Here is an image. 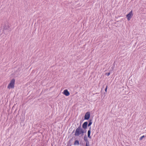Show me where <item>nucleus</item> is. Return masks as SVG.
<instances>
[{"label":"nucleus","mask_w":146,"mask_h":146,"mask_svg":"<svg viewBox=\"0 0 146 146\" xmlns=\"http://www.w3.org/2000/svg\"><path fill=\"white\" fill-rule=\"evenodd\" d=\"M91 130V127H90L89 128V129L88 131V137L90 139H91V136H90Z\"/></svg>","instance_id":"obj_8"},{"label":"nucleus","mask_w":146,"mask_h":146,"mask_svg":"<svg viewBox=\"0 0 146 146\" xmlns=\"http://www.w3.org/2000/svg\"><path fill=\"white\" fill-rule=\"evenodd\" d=\"M63 94L66 96H68L70 95V93L67 90H65L63 92Z\"/></svg>","instance_id":"obj_6"},{"label":"nucleus","mask_w":146,"mask_h":146,"mask_svg":"<svg viewBox=\"0 0 146 146\" xmlns=\"http://www.w3.org/2000/svg\"><path fill=\"white\" fill-rule=\"evenodd\" d=\"M84 133V130L81 128V126L80 125L76 129L74 135L76 136H78L81 134L82 135H83Z\"/></svg>","instance_id":"obj_2"},{"label":"nucleus","mask_w":146,"mask_h":146,"mask_svg":"<svg viewBox=\"0 0 146 146\" xmlns=\"http://www.w3.org/2000/svg\"><path fill=\"white\" fill-rule=\"evenodd\" d=\"M110 74V72H108V73H106V75L108 76H109Z\"/></svg>","instance_id":"obj_13"},{"label":"nucleus","mask_w":146,"mask_h":146,"mask_svg":"<svg viewBox=\"0 0 146 146\" xmlns=\"http://www.w3.org/2000/svg\"><path fill=\"white\" fill-rule=\"evenodd\" d=\"M145 137V136L144 135H143L142 136H141V137H140V138H139V140H142V139H143V138H144V137Z\"/></svg>","instance_id":"obj_12"},{"label":"nucleus","mask_w":146,"mask_h":146,"mask_svg":"<svg viewBox=\"0 0 146 146\" xmlns=\"http://www.w3.org/2000/svg\"><path fill=\"white\" fill-rule=\"evenodd\" d=\"M15 82V80L14 79H13L8 84L7 88L9 89L13 88L14 87Z\"/></svg>","instance_id":"obj_3"},{"label":"nucleus","mask_w":146,"mask_h":146,"mask_svg":"<svg viewBox=\"0 0 146 146\" xmlns=\"http://www.w3.org/2000/svg\"><path fill=\"white\" fill-rule=\"evenodd\" d=\"M86 146H90L89 142H87L86 143Z\"/></svg>","instance_id":"obj_14"},{"label":"nucleus","mask_w":146,"mask_h":146,"mask_svg":"<svg viewBox=\"0 0 146 146\" xmlns=\"http://www.w3.org/2000/svg\"><path fill=\"white\" fill-rule=\"evenodd\" d=\"M84 141L86 142V143L87 142H89V141L88 139V138L86 135H85L84 136Z\"/></svg>","instance_id":"obj_9"},{"label":"nucleus","mask_w":146,"mask_h":146,"mask_svg":"<svg viewBox=\"0 0 146 146\" xmlns=\"http://www.w3.org/2000/svg\"><path fill=\"white\" fill-rule=\"evenodd\" d=\"M133 16V11L131 10L130 12L126 15V17L128 21L130 20Z\"/></svg>","instance_id":"obj_4"},{"label":"nucleus","mask_w":146,"mask_h":146,"mask_svg":"<svg viewBox=\"0 0 146 146\" xmlns=\"http://www.w3.org/2000/svg\"><path fill=\"white\" fill-rule=\"evenodd\" d=\"M88 123L87 122H84L83 124L82 127L84 129H86L87 128V126L88 125Z\"/></svg>","instance_id":"obj_7"},{"label":"nucleus","mask_w":146,"mask_h":146,"mask_svg":"<svg viewBox=\"0 0 146 146\" xmlns=\"http://www.w3.org/2000/svg\"><path fill=\"white\" fill-rule=\"evenodd\" d=\"M92 122L91 120H90L89 121V123L88 124V126L89 127L92 124Z\"/></svg>","instance_id":"obj_11"},{"label":"nucleus","mask_w":146,"mask_h":146,"mask_svg":"<svg viewBox=\"0 0 146 146\" xmlns=\"http://www.w3.org/2000/svg\"><path fill=\"white\" fill-rule=\"evenodd\" d=\"M3 32L5 35H7L11 31V29L9 25V23L7 21H5L3 26Z\"/></svg>","instance_id":"obj_1"},{"label":"nucleus","mask_w":146,"mask_h":146,"mask_svg":"<svg viewBox=\"0 0 146 146\" xmlns=\"http://www.w3.org/2000/svg\"><path fill=\"white\" fill-rule=\"evenodd\" d=\"M79 141L77 140H76L75 142H74V145H79Z\"/></svg>","instance_id":"obj_10"},{"label":"nucleus","mask_w":146,"mask_h":146,"mask_svg":"<svg viewBox=\"0 0 146 146\" xmlns=\"http://www.w3.org/2000/svg\"><path fill=\"white\" fill-rule=\"evenodd\" d=\"M90 116V112H86L85 115L84 119L88 120L89 119Z\"/></svg>","instance_id":"obj_5"},{"label":"nucleus","mask_w":146,"mask_h":146,"mask_svg":"<svg viewBox=\"0 0 146 146\" xmlns=\"http://www.w3.org/2000/svg\"><path fill=\"white\" fill-rule=\"evenodd\" d=\"M107 89H108V86L107 85V86H106V88H105V90L106 92V91H107Z\"/></svg>","instance_id":"obj_15"}]
</instances>
